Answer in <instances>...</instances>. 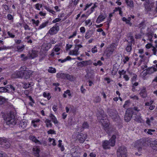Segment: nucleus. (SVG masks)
Segmentation results:
<instances>
[{"label": "nucleus", "mask_w": 157, "mask_h": 157, "mask_svg": "<svg viewBox=\"0 0 157 157\" xmlns=\"http://www.w3.org/2000/svg\"><path fill=\"white\" fill-rule=\"evenodd\" d=\"M97 117L107 133L110 135L113 133L115 129L114 128L109 126V122L107 119V116L104 113L103 111H101V113L100 115L98 114Z\"/></svg>", "instance_id": "f257e3e1"}, {"label": "nucleus", "mask_w": 157, "mask_h": 157, "mask_svg": "<svg viewBox=\"0 0 157 157\" xmlns=\"http://www.w3.org/2000/svg\"><path fill=\"white\" fill-rule=\"evenodd\" d=\"M4 119L6 124L11 127L15 125L17 123V120L15 118L14 114L12 113L7 114L5 117Z\"/></svg>", "instance_id": "f03ea898"}, {"label": "nucleus", "mask_w": 157, "mask_h": 157, "mask_svg": "<svg viewBox=\"0 0 157 157\" xmlns=\"http://www.w3.org/2000/svg\"><path fill=\"white\" fill-rule=\"evenodd\" d=\"M116 136L113 135L109 141L105 140L102 141V146L103 148L105 149L110 148V147H113L115 145Z\"/></svg>", "instance_id": "7ed1b4c3"}, {"label": "nucleus", "mask_w": 157, "mask_h": 157, "mask_svg": "<svg viewBox=\"0 0 157 157\" xmlns=\"http://www.w3.org/2000/svg\"><path fill=\"white\" fill-rule=\"evenodd\" d=\"M127 151L124 146L119 147L117 150V157H127Z\"/></svg>", "instance_id": "20e7f679"}, {"label": "nucleus", "mask_w": 157, "mask_h": 157, "mask_svg": "<svg viewBox=\"0 0 157 157\" xmlns=\"http://www.w3.org/2000/svg\"><path fill=\"white\" fill-rule=\"evenodd\" d=\"M20 69L21 70H23V71H22V78L25 79L29 78L33 72L30 70H26V68L25 66L21 67Z\"/></svg>", "instance_id": "39448f33"}, {"label": "nucleus", "mask_w": 157, "mask_h": 157, "mask_svg": "<svg viewBox=\"0 0 157 157\" xmlns=\"http://www.w3.org/2000/svg\"><path fill=\"white\" fill-rule=\"evenodd\" d=\"M136 144L137 146H140L138 148L139 151H140L142 149V147L143 146H147V144L146 142V140L144 141V139H140L138 140L136 142Z\"/></svg>", "instance_id": "423d86ee"}, {"label": "nucleus", "mask_w": 157, "mask_h": 157, "mask_svg": "<svg viewBox=\"0 0 157 157\" xmlns=\"http://www.w3.org/2000/svg\"><path fill=\"white\" fill-rule=\"evenodd\" d=\"M57 23L56 24L55 26H53L48 31V33L51 35L56 33L59 30V27L57 25Z\"/></svg>", "instance_id": "0eeeda50"}, {"label": "nucleus", "mask_w": 157, "mask_h": 157, "mask_svg": "<svg viewBox=\"0 0 157 157\" xmlns=\"http://www.w3.org/2000/svg\"><path fill=\"white\" fill-rule=\"evenodd\" d=\"M87 138L86 134L80 133L78 135L77 138L80 143H83Z\"/></svg>", "instance_id": "6e6552de"}, {"label": "nucleus", "mask_w": 157, "mask_h": 157, "mask_svg": "<svg viewBox=\"0 0 157 157\" xmlns=\"http://www.w3.org/2000/svg\"><path fill=\"white\" fill-rule=\"evenodd\" d=\"M153 4L152 3L150 4V2L149 1H148L147 2H144V8H145V11L147 12V13L150 11L152 8V6H152Z\"/></svg>", "instance_id": "1a4fd4ad"}, {"label": "nucleus", "mask_w": 157, "mask_h": 157, "mask_svg": "<svg viewBox=\"0 0 157 157\" xmlns=\"http://www.w3.org/2000/svg\"><path fill=\"white\" fill-rule=\"evenodd\" d=\"M92 63L90 61H83L82 62H80L77 64V66L78 67H85L88 65H89L91 64Z\"/></svg>", "instance_id": "9d476101"}, {"label": "nucleus", "mask_w": 157, "mask_h": 157, "mask_svg": "<svg viewBox=\"0 0 157 157\" xmlns=\"http://www.w3.org/2000/svg\"><path fill=\"white\" fill-rule=\"evenodd\" d=\"M149 14V17L153 18L154 17L157 16V11L155 9L154 10H150L147 12Z\"/></svg>", "instance_id": "9b49d317"}, {"label": "nucleus", "mask_w": 157, "mask_h": 157, "mask_svg": "<svg viewBox=\"0 0 157 157\" xmlns=\"http://www.w3.org/2000/svg\"><path fill=\"white\" fill-rule=\"evenodd\" d=\"M114 50L113 45H111L110 47L106 49V54L107 56H110L112 54Z\"/></svg>", "instance_id": "f8f14e48"}, {"label": "nucleus", "mask_w": 157, "mask_h": 157, "mask_svg": "<svg viewBox=\"0 0 157 157\" xmlns=\"http://www.w3.org/2000/svg\"><path fill=\"white\" fill-rule=\"evenodd\" d=\"M12 77L14 78H22V71H17L12 75Z\"/></svg>", "instance_id": "ddd939ff"}, {"label": "nucleus", "mask_w": 157, "mask_h": 157, "mask_svg": "<svg viewBox=\"0 0 157 157\" xmlns=\"http://www.w3.org/2000/svg\"><path fill=\"white\" fill-rule=\"evenodd\" d=\"M19 125L21 129L25 128L27 125V121L25 119H23L20 121Z\"/></svg>", "instance_id": "4468645a"}, {"label": "nucleus", "mask_w": 157, "mask_h": 157, "mask_svg": "<svg viewBox=\"0 0 157 157\" xmlns=\"http://www.w3.org/2000/svg\"><path fill=\"white\" fill-rule=\"evenodd\" d=\"M78 47H75L74 50L70 51L69 52V54L71 55L77 56L79 54L78 51Z\"/></svg>", "instance_id": "2eb2a0df"}, {"label": "nucleus", "mask_w": 157, "mask_h": 157, "mask_svg": "<svg viewBox=\"0 0 157 157\" xmlns=\"http://www.w3.org/2000/svg\"><path fill=\"white\" fill-rule=\"evenodd\" d=\"M109 114L113 119H115L117 117V113L115 110H111L109 111Z\"/></svg>", "instance_id": "dca6fc26"}, {"label": "nucleus", "mask_w": 157, "mask_h": 157, "mask_svg": "<svg viewBox=\"0 0 157 157\" xmlns=\"http://www.w3.org/2000/svg\"><path fill=\"white\" fill-rule=\"evenodd\" d=\"M38 56V52L35 50H32L29 54V57L30 59H33Z\"/></svg>", "instance_id": "f3484780"}, {"label": "nucleus", "mask_w": 157, "mask_h": 157, "mask_svg": "<svg viewBox=\"0 0 157 157\" xmlns=\"http://www.w3.org/2000/svg\"><path fill=\"white\" fill-rule=\"evenodd\" d=\"M140 96L143 98H145L147 96V94L145 87H144L139 93Z\"/></svg>", "instance_id": "a211bd4d"}, {"label": "nucleus", "mask_w": 157, "mask_h": 157, "mask_svg": "<svg viewBox=\"0 0 157 157\" xmlns=\"http://www.w3.org/2000/svg\"><path fill=\"white\" fill-rule=\"evenodd\" d=\"M10 144L9 141L6 139H4L1 147L5 148H8L10 147Z\"/></svg>", "instance_id": "6ab92c4d"}, {"label": "nucleus", "mask_w": 157, "mask_h": 157, "mask_svg": "<svg viewBox=\"0 0 157 157\" xmlns=\"http://www.w3.org/2000/svg\"><path fill=\"white\" fill-rule=\"evenodd\" d=\"M145 36L148 37V40H150L151 42H152V38L153 37L154 34L152 32H148L146 34Z\"/></svg>", "instance_id": "aec40b11"}, {"label": "nucleus", "mask_w": 157, "mask_h": 157, "mask_svg": "<svg viewBox=\"0 0 157 157\" xmlns=\"http://www.w3.org/2000/svg\"><path fill=\"white\" fill-rule=\"evenodd\" d=\"M105 18V17L102 13H101L98 17L96 20V22L99 23L104 20Z\"/></svg>", "instance_id": "412c9836"}, {"label": "nucleus", "mask_w": 157, "mask_h": 157, "mask_svg": "<svg viewBox=\"0 0 157 157\" xmlns=\"http://www.w3.org/2000/svg\"><path fill=\"white\" fill-rule=\"evenodd\" d=\"M146 70V73L148 74H151L156 71V68H154L153 67L148 68Z\"/></svg>", "instance_id": "4be33fe9"}, {"label": "nucleus", "mask_w": 157, "mask_h": 157, "mask_svg": "<svg viewBox=\"0 0 157 157\" xmlns=\"http://www.w3.org/2000/svg\"><path fill=\"white\" fill-rule=\"evenodd\" d=\"M150 145L154 150L157 151V140L152 142Z\"/></svg>", "instance_id": "5701e85b"}, {"label": "nucleus", "mask_w": 157, "mask_h": 157, "mask_svg": "<svg viewBox=\"0 0 157 157\" xmlns=\"http://www.w3.org/2000/svg\"><path fill=\"white\" fill-rule=\"evenodd\" d=\"M29 138L30 140L33 141L35 142L36 143H37L39 144H41V143L38 140H37L35 137L33 136H29Z\"/></svg>", "instance_id": "b1692460"}, {"label": "nucleus", "mask_w": 157, "mask_h": 157, "mask_svg": "<svg viewBox=\"0 0 157 157\" xmlns=\"http://www.w3.org/2000/svg\"><path fill=\"white\" fill-rule=\"evenodd\" d=\"M33 151L35 156L37 157H39V154L40 151L39 148H37V147L33 148Z\"/></svg>", "instance_id": "393cba45"}, {"label": "nucleus", "mask_w": 157, "mask_h": 157, "mask_svg": "<svg viewBox=\"0 0 157 157\" xmlns=\"http://www.w3.org/2000/svg\"><path fill=\"white\" fill-rule=\"evenodd\" d=\"M127 6H128L130 8L133 9L134 7L133 2L132 0H127L126 2H125Z\"/></svg>", "instance_id": "a878e982"}, {"label": "nucleus", "mask_w": 157, "mask_h": 157, "mask_svg": "<svg viewBox=\"0 0 157 157\" xmlns=\"http://www.w3.org/2000/svg\"><path fill=\"white\" fill-rule=\"evenodd\" d=\"M126 41L128 42V44L126 48V50L128 52H131L132 50V44L131 43H129L128 41V40H126Z\"/></svg>", "instance_id": "bb28decb"}, {"label": "nucleus", "mask_w": 157, "mask_h": 157, "mask_svg": "<svg viewBox=\"0 0 157 157\" xmlns=\"http://www.w3.org/2000/svg\"><path fill=\"white\" fill-rule=\"evenodd\" d=\"M93 32L91 30L88 31L86 32L85 35V38L86 39H88L90 38L92 35L93 34Z\"/></svg>", "instance_id": "cd10ccee"}, {"label": "nucleus", "mask_w": 157, "mask_h": 157, "mask_svg": "<svg viewBox=\"0 0 157 157\" xmlns=\"http://www.w3.org/2000/svg\"><path fill=\"white\" fill-rule=\"evenodd\" d=\"M139 57L141 58V59L139 61V62L138 63V66H140L142 62L144 61L146 58L145 55H140Z\"/></svg>", "instance_id": "c85d7f7f"}, {"label": "nucleus", "mask_w": 157, "mask_h": 157, "mask_svg": "<svg viewBox=\"0 0 157 157\" xmlns=\"http://www.w3.org/2000/svg\"><path fill=\"white\" fill-rule=\"evenodd\" d=\"M49 117L55 124H57L58 123V122L56 118L53 114H50L49 115Z\"/></svg>", "instance_id": "c756f323"}, {"label": "nucleus", "mask_w": 157, "mask_h": 157, "mask_svg": "<svg viewBox=\"0 0 157 157\" xmlns=\"http://www.w3.org/2000/svg\"><path fill=\"white\" fill-rule=\"evenodd\" d=\"M135 112H134V109L133 108L128 109L126 112V113H127L128 115L132 116V115L134 114Z\"/></svg>", "instance_id": "7c9ffc66"}, {"label": "nucleus", "mask_w": 157, "mask_h": 157, "mask_svg": "<svg viewBox=\"0 0 157 157\" xmlns=\"http://www.w3.org/2000/svg\"><path fill=\"white\" fill-rule=\"evenodd\" d=\"M49 23V21H47L43 23L42 24L40 25L38 28V30H40L44 28V27L46 26Z\"/></svg>", "instance_id": "2f4dec72"}, {"label": "nucleus", "mask_w": 157, "mask_h": 157, "mask_svg": "<svg viewBox=\"0 0 157 157\" xmlns=\"http://www.w3.org/2000/svg\"><path fill=\"white\" fill-rule=\"evenodd\" d=\"M65 74L62 73H59L56 74V77L59 78L65 79Z\"/></svg>", "instance_id": "473e14b6"}, {"label": "nucleus", "mask_w": 157, "mask_h": 157, "mask_svg": "<svg viewBox=\"0 0 157 157\" xmlns=\"http://www.w3.org/2000/svg\"><path fill=\"white\" fill-rule=\"evenodd\" d=\"M45 123L47 127H52V124L50 120L48 119H46L45 121Z\"/></svg>", "instance_id": "72a5a7b5"}, {"label": "nucleus", "mask_w": 157, "mask_h": 157, "mask_svg": "<svg viewBox=\"0 0 157 157\" xmlns=\"http://www.w3.org/2000/svg\"><path fill=\"white\" fill-rule=\"evenodd\" d=\"M132 117L130 116V115H128L127 113L125 114V116H124V120L127 122H128L132 118Z\"/></svg>", "instance_id": "f704fd0d"}, {"label": "nucleus", "mask_w": 157, "mask_h": 157, "mask_svg": "<svg viewBox=\"0 0 157 157\" xmlns=\"http://www.w3.org/2000/svg\"><path fill=\"white\" fill-rule=\"evenodd\" d=\"M65 79H66L70 81H72L73 80V78L72 75L67 74H65Z\"/></svg>", "instance_id": "c9c22d12"}, {"label": "nucleus", "mask_w": 157, "mask_h": 157, "mask_svg": "<svg viewBox=\"0 0 157 157\" xmlns=\"http://www.w3.org/2000/svg\"><path fill=\"white\" fill-rule=\"evenodd\" d=\"M130 74L132 75V78H131V80H132V83H133V82H134L135 81L137 77V75L136 74L132 73H131Z\"/></svg>", "instance_id": "e433bc0d"}, {"label": "nucleus", "mask_w": 157, "mask_h": 157, "mask_svg": "<svg viewBox=\"0 0 157 157\" xmlns=\"http://www.w3.org/2000/svg\"><path fill=\"white\" fill-rule=\"evenodd\" d=\"M71 59V58L69 56H68L66 58L64 59H58V61H60L61 63H63L66 61L67 60H70Z\"/></svg>", "instance_id": "4c0bfd02"}, {"label": "nucleus", "mask_w": 157, "mask_h": 157, "mask_svg": "<svg viewBox=\"0 0 157 157\" xmlns=\"http://www.w3.org/2000/svg\"><path fill=\"white\" fill-rule=\"evenodd\" d=\"M25 46L24 45L18 46L17 47V51L18 52H20L22 51L24 49Z\"/></svg>", "instance_id": "58836bf2"}, {"label": "nucleus", "mask_w": 157, "mask_h": 157, "mask_svg": "<svg viewBox=\"0 0 157 157\" xmlns=\"http://www.w3.org/2000/svg\"><path fill=\"white\" fill-rule=\"evenodd\" d=\"M134 119L135 121H140L141 118V117L140 115H137L135 114L134 117Z\"/></svg>", "instance_id": "ea45409f"}, {"label": "nucleus", "mask_w": 157, "mask_h": 157, "mask_svg": "<svg viewBox=\"0 0 157 157\" xmlns=\"http://www.w3.org/2000/svg\"><path fill=\"white\" fill-rule=\"evenodd\" d=\"M48 71L50 73H56V70L55 68L50 67H49V69H48Z\"/></svg>", "instance_id": "a19ab883"}, {"label": "nucleus", "mask_w": 157, "mask_h": 157, "mask_svg": "<svg viewBox=\"0 0 157 157\" xmlns=\"http://www.w3.org/2000/svg\"><path fill=\"white\" fill-rule=\"evenodd\" d=\"M43 95L44 97L47 98L49 100L51 98L50 96V94L49 93H47L45 92L44 93Z\"/></svg>", "instance_id": "79ce46f5"}, {"label": "nucleus", "mask_w": 157, "mask_h": 157, "mask_svg": "<svg viewBox=\"0 0 157 157\" xmlns=\"http://www.w3.org/2000/svg\"><path fill=\"white\" fill-rule=\"evenodd\" d=\"M89 127L88 123L86 122H84L82 125V127L83 128H88Z\"/></svg>", "instance_id": "37998d69"}, {"label": "nucleus", "mask_w": 157, "mask_h": 157, "mask_svg": "<svg viewBox=\"0 0 157 157\" xmlns=\"http://www.w3.org/2000/svg\"><path fill=\"white\" fill-rule=\"evenodd\" d=\"M128 41L129 43H131L132 44V42H134V37L132 36H129L128 37ZM127 40H125V41H126Z\"/></svg>", "instance_id": "c03bdc74"}, {"label": "nucleus", "mask_w": 157, "mask_h": 157, "mask_svg": "<svg viewBox=\"0 0 157 157\" xmlns=\"http://www.w3.org/2000/svg\"><path fill=\"white\" fill-rule=\"evenodd\" d=\"M48 140L50 142H52V144L53 146H55L56 145V144L55 142V140L54 139L49 138Z\"/></svg>", "instance_id": "a18cd8bd"}, {"label": "nucleus", "mask_w": 157, "mask_h": 157, "mask_svg": "<svg viewBox=\"0 0 157 157\" xmlns=\"http://www.w3.org/2000/svg\"><path fill=\"white\" fill-rule=\"evenodd\" d=\"M130 104V101L129 100H127L125 101V103L124 105H123V107L124 108H126L128 107Z\"/></svg>", "instance_id": "49530a36"}, {"label": "nucleus", "mask_w": 157, "mask_h": 157, "mask_svg": "<svg viewBox=\"0 0 157 157\" xmlns=\"http://www.w3.org/2000/svg\"><path fill=\"white\" fill-rule=\"evenodd\" d=\"M7 17L8 19L9 20H11L13 21V17L10 14H8L7 15Z\"/></svg>", "instance_id": "de8ad7c7"}, {"label": "nucleus", "mask_w": 157, "mask_h": 157, "mask_svg": "<svg viewBox=\"0 0 157 157\" xmlns=\"http://www.w3.org/2000/svg\"><path fill=\"white\" fill-rule=\"evenodd\" d=\"M139 26L140 28L142 27V29H144L145 26V22L144 21L142 22L139 24Z\"/></svg>", "instance_id": "09e8293b"}, {"label": "nucleus", "mask_w": 157, "mask_h": 157, "mask_svg": "<svg viewBox=\"0 0 157 157\" xmlns=\"http://www.w3.org/2000/svg\"><path fill=\"white\" fill-rule=\"evenodd\" d=\"M118 73L120 75H124L126 73V71H125L124 70H122L121 71H119Z\"/></svg>", "instance_id": "8fccbe9b"}, {"label": "nucleus", "mask_w": 157, "mask_h": 157, "mask_svg": "<svg viewBox=\"0 0 157 157\" xmlns=\"http://www.w3.org/2000/svg\"><path fill=\"white\" fill-rule=\"evenodd\" d=\"M40 121V120L39 119H37L36 121L35 120H33L32 121V124H33V126L35 127L36 126H37V125L36 124V123H37L38 122H39Z\"/></svg>", "instance_id": "3c124183"}, {"label": "nucleus", "mask_w": 157, "mask_h": 157, "mask_svg": "<svg viewBox=\"0 0 157 157\" xmlns=\"http://www.w3.org/2000/svg\"><path fill=\"white\" fill-rule=\"evenodd\" d=\"M52 50L53 51H54L56 52H57L60 50V49L59 48L57 47V46L56 45L55 46L54 48H53Z\"/></svg>", "instance_id": "603ef678"}, {"label": "nucleus", "mask_w": 157, "mask_h": 157, "mask_svg": "<svg viewBox=\"0 0 157 157\" xmlns=\"http://www.w3.org/2000/svg\"><path fill=\"white\" fill-rule=\"evenodd\" d=\"M129 59V58L128 56H126L124 57V59L123 60V62L124 64H125L126 63L127 61H128Z\"/></svg>", "instance_id": "864d4df0"}, {"label": "nucleus", "mask_w": 157, "mask_h": 157, "mask_svg": "<svg viewBox=\"0 0 157 157\" xmlns=\"http://www.w3.org/2000/svg\"><path fill=\"white\" fill-rule=\"evenodd\" d=\"M155 131V130L154 129H149L148 130V131L147 132L149 134L152 135L153 133L152 132H154Z\"/></svg>", "instance_id": "5fc2aeb1"}, {"label": "nucleus", "mask_w": 157, "mask_h": 157, "mask_svg": "<svg viewBox=\"0 0 157 157\" xmlns=\"http://www.w3.org/2000/svg\"><path fill=\"white\" fill-rule=\"evenodd\" d=\"M5 101V99L2 97L0 96V105L3 104Z\"/></svg>", "instance_id": "6e6d98bb"}, {"label": "nucleus", "mask_w": 157, "mask_h": 157, "mask_svg": "<svg viewBox=\"0 0 157 157\" xmlns=\"http://www.w3.org/2000/svg\"><path fill=\"white\" fill-rule=\"evenodd\" d=\"M47 133L49 134H54L56 133L55 131L54 130H52V129H50V130L48 131L47 132Z\"/></svg>", "instance_id": "4d7b16f0"}, {"label": "nucleus", "mask_w": 157, "mask_h": 157, "mask_svg": "<svg viewBox=\"0 0 157 157\" xmlns=\"http://www.w3.org/2000/svg\"><path fill=\"white\" fill-rule=\"evenodd\" d=\"M101 98L99 96H97L95 98V101L96 103H98L100 101Z\"/></svg>", "instance_id": "13d9d810"}, {"label": "nucleus", "mask_w": 157, "mask_h": 157, "mask_svg": "<svg viewBox=\"0 0 157 157\" xmlns=\"http://www.w3.org/2000/svg\"><path fill=\"white\" fill-rule=\"evenodd\" d=\"M91 51L93 53H94L97 52V48L96 46H95L94 48L92 49Z\"/></svg>", "instance_id": "bf43d9fd"}, {"label": "nucleus", "mask_w": 157, "mask_h": 157, "mask_svg": "<svg viewBox=\"0 0 157 157\" xmlns=\"http://www.w3.org/2000/svg\"><path fill=\"white\" fill-rule=\"evenodd\" d=\"M7 89L4 87H0V92H4L7 91Z\"/></svg>", "instance_id": "052dcab7"}, {"label": "nucleus", "mask_w": 157, "mask_h": 157, "mask_svg": "<svg viewBox=\"0 0 157 157\" xmlns=\"http://www.w3.org/2000/svg\"><path fill=\"white\" fill-rule=\"evenodd\" d=\"M77 34V32L75 31L73 33V34L72 35L70 36L68 38L69 39H70L71 38L74 37Z\"/></svg>", "instance_id": "680f3d73"}, {"label": "nucleus", "mask_w": 157, "mask_h": 157, "mask_svg": "<svg viewBox=\"0 0 157 157\" xmlns=\"http://www.w3.org/2000/svg\"><path fill=\"white\" fill-rule=\"evenodd\" d=\"M133 109L135 111L139 112L141 110V108H138V107H135L133 108Z\"/></svg>", "instance_id": "e2e57ef3"}, {"label": "nucleus", "mask_w": 157, "mask_h": 157, "mask_svg": "<svg viewBox=\"0 0 157 157\" xmlns=\"http://www.w3.org/2000/svg\"><path fill=\"white\" fill-rule=\"evenodd\" d=\"M21 58H23V59H22V60L23 61H25L28 59V58L27 56H25V55L23 54H22L21 55Z\"/></svg>", "instance_id": "0e129e2a"}, {"label": "nucleus", "mask_w": 157, "mask_h": 157, "mask_svg": "<svg viewBox=\"0 0 157 157\" xmlns=\"http://www.w3.org/2000/svg\"><path fill=\"white\" fill-rule=\"evenodd\" d=\"M80 32L82 33H84L85 32V29L83 27H82L80 29Z\"/></svg>", "instance_id": "69168bd1"}, {"label": "nucleus", "mask_w": 157, "mask_h": 157, "mask_svg": "<svg viewBox=\"0 0 157 157\" xmlns=\"http://www.w3.org/2000/svg\"><path fill=\"white\" fill-rule=\"evenodd\" d=\"M72 45L71 44H67L66 45V50H67L70 48H71Z\"/></svg>", "instance_id": "338daca9"}, {"label": "nucleus", "mask_w": 157, "mask_h": 157, "mask_svg": "<svg viewBox=\"0 0 157 157\" xmlns=\"http://www.w3.org/2000/svg\"><path fill=\"white\" fill-rule=\"evenodd\" d=\"M123 78L126 81H128L129 79V78L128 77V76L126 75H124Z\"/></svg>", "instance_id": "774afa93"}]
</instances>
